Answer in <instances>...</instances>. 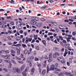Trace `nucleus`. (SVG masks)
Here are the masks:
<instances>
[{"label":"nucleus","mask_w":76,"mask_h":76,"mask_svg":"<svg viewBox=\"0 0 76 76\" xmlns=\"http://www.w3.org/2000/svg\"><path fill=\"white\" fill-rule=\"evenodd\" d=\"M16 50H18L17 52V56H19L20 53V48L19 46H17Z\"/></svg>","instance_id":"1"},{"label":"nucleus","mask_w":76,"mask_h":76,"mask_svg":"<svg viewBox=\"0 0 76 76\" xmlns=\"http://www.w3.org/2000/svg\"><path fill=\"white\" fill-rule=\"evenodd\" d=\"M55 66L54 64H52L50 66V70H54L55 69Z\"/></svg>","instance_id":"2"},{"label":"nucleus","mask_w":76,"mask_h":76,"mask_svg":"<svg viewBox=\"0 0 76 76\" xmlns=\"http://www.w3.org/2000/svg\"><path fill=\"white\" fill-rule=\"evenodd\" d=\"M31 23L32 25H35V24H37V22L34 20H31Z\"/></svg>","instance_id":"3"},{"label":"nucleus","mask_w":76,"mask_h":76,"mask_svg":"<svg viewBox=\"0 0 76 76\" xmlns=\"http://www.w3.org/2000/svg\"><path fill=\"white\" fill-rule=\"evenodd\" d=\"M35 71V68H33L31 70V75H32L34 73V72Z\"/></svg>","instance_id":"4"},{"label":"nucleus","mask_w":76,"mask_h":76,"mask_svg":"<svg viewBox=\"0 0 76 76\" xmlns=\"http://www.w3.org/2000/svg\"><path fill=\"white\" fill-rule=\"evenodd\" d=\"M16 72H17L18 73H20V72H21L20 69L19 68H17L16 69Z\"/></svg>","instance_id":"5"},{"label":"nucleus","mask_w":76,"mask_h":76,"mask_svg":"<svg viewBox=\"0 0 76 76\" xmlns=\"http://www.w3.org/2000/svg\"><path fill=\"white\" fill-rule=\"evenodd\" d=\"M31 19L32 20H36V21H38V19L37 18L33 17L31 18Z\"/></svg>","instance_id":"6"},{"label":"nucleus","mask_w":76,"mask_h":76,"mask_svg":"<svg viewBox=\"0 0 76 76\" xmlns=\"http://www.w3.org/2000/svg\"><path fill=\"white\" fill-rule=\"evenodd\" d=\"M16 69L17 68H16L15 67H13L12 69V72H14V73H16Z\"/></svg>","instance_id":"7"},{"label":"nucleus","mask_w":76,"mask_h":76,"mask_svg":"<svg viewBox=\"0 0 76 76\" xmlns=\"http://www.w3.org/2000/svg\"><path fill=\"white\" fill-rule=\"evenodd\" d=\"M69 19H68L69 21H70L71 22H74V20H72L73 19V18H72V17H70L69 18Z\"/></svg>","instance_id":"8"},{"label":"nucleus","mask_w":76,"mask_h":76,"mask_svg":"<svg viewBox=\"0 0 76 76\" xmlns=\"http://www.w3.org/2000/svg\"><path fill=\"white\" fill-rule=\"evenodd\" d=\"M46 73V71L45 69H44L42 71V75H44Z\"/></svg>","instance_id":"9"},{"label":"nucleus","mask_w":76,"mask_h":76,"mask_svg":"<svg viewBox=\"0 0 76 76\" xmlns=\"http://www.w3.org/2000/svg\"><path fill=\"white\" fill-rule=\"evenodd\" d=\"M64 74H66V76H68V75H70V74H71V73H70L67 72H64Z\"/></svg>","instance_id":"10"},{"label":"nucleus","mask_w":76,"mask_h":76,"mask_svg":"<svg viewBox=\"0 0 76 76\" xmlns=\"http://www.w3.org/2000/svg\"><path fill=\"white\" fill-rule=\"evenodd\" d=\"M11 61L12 63H13L14 64H16V61L15 60H13V59H11Z\"/></svg>","instance_id":"11"},{"label":"nucleus","mask_w":76,"mask_h":76,"mask_svg":"<svg viewBox=\"0 0 76 76\" xmlns=\"http://www.w3.org/2000/svg\"><path fill=\"white\" fill-rule=\"evenodd\" d=\"M23 75L24 76H27V74H26V72L25 71H24L22 73Z\"/></svg>","instance_id":"12"},{"label":"nucleus","mask_w":76,"mask_h":76,"mask_svg":"<svg viewBox=\"0 0 76 76\" xmlns=\"http://www.w3.org/2000/svg\"><path fill=\"white\" fill-rule=\"evenodd\" d=\"M47 73H48V72H49V71H50V70H50V68H49V66H47Z\"/></svg>","instance_id":"13"},{"label":"nucleus","mask_w":76,"mask_h":76,"mask_svg":"<svg viewBox=\"0 0 76 76\" xmlns=\"http://www.w3.org/2000/svg\"><path fill=\"white\" fill-rule=\"evenodd\" d=\"M59 28L60 29H64V28H63V26L61 25L59 26Z\"/></svg>","instance_id":"14"},{"label":"nucleus","mask_w":76,"mask_h":76,"mask_svg":"<svg viewBox=\"0 0 76 76\" xmlns=\"http://www.w3.org/2000/svg\"><path fill=\"white\" fill-rule=\"evenodd\" d=\"M25 65H23L21 68V69L22 70H23L25 69Z\"/></svg>","instance_id":"15"},{"label":"nucleus","mask_w":76,"mask_h":76,"mask_svg":"<svg viewBox=\"0 0 76 76\" xmlns=\"http://www.w3.org/2000/svg\"><path fill=\"white\" fill-rule=\"evenodd\" d=\"M71 39V37H67L66 38L67 42H69L70 39Z\"/></svg>","instance_id":"16"},{"label":"nucleus","mask_w":76,"mask_h":76,"mask_svg":"<svg viewBox=\"0 0 76 76\" xmlns=\"http://www.w3.org/2000/svg\"><path fill=\"white\" fill-rule=\"evenodd\" d=\"M36 26L38 27H41V23H38L37 24Z\"/></svg>","instance_id":"17"},{"label":"nucleus","mask_w":76,"mask_h":76,"mask_svg":"<svg viewBox=\"0 0 76 76\" xmlns=\"http://www.w3.org/2000/svg\"><path fill=\"white\" fill-rule=\"evenodd\" d=\"M34 39L37 40V38H38V36L37 35H34Z\"/></svg>","instance_id":"18"},{"label":"nucleus","mask_w":76,"mask_h":76,"mask_svg":"<svg viewBox=\"0 0 76 76\" xmlns=\"http://www.w3.org/2000/svg\"><path fill=\"white\" fill-rule=\"evenodd\" d=\"M55 71H58V72H60L61 71V69H58L57 68H56L55 69Z\"/></svg>","instance_id":"19"},{"label":"nucleus","mask_w":76,"mask_h":76,"mask_svg":"<svg viewBox=\"0 0 76 76\" xmlns=\"http://www.w3.org/2000/svg\"><path fill=\"white\" fill-rule=\"evenodd\" d=\"M42 42H43L44 45H46V41L45 40H43L42 41Z\"/></svg>","instance_id":"20"},{"label":"nucleus","mask_w":76,"mask_h":76,"mask_svg":"<svg viewBox=\"0 0 76 76\" xmlns=\"http://www.w3.org/2000/svg\"><path fill=\"white\" fill-rule=\"evenodd\" d=\"M15 58L18 60H21V58H19V57L17 56H15Z\"/></svg>","instance_id":"21"},{"label":"nucleus","mask_w":76,"mask_h":76,"mask_svg":"<svg viewBox=\"0 0 76 76\" xmlns=\"http://www.w3.org/2000/svg\"><path fill=\"white\" fill-rule=\"evenodd\" d=\"M53 50H55L56 51H58V50H59V48L55 47L53 48Z\"/></svg>","instance_id":"22"},{"label":"nucleus","mask_w":76,"mask_h":76,"mask_svg":"<svg viewBox=\"0 0 76 76\" xmlns=\"http://www.w3.org/2000/svg\"><path fill=\"white\" fill-rule=\"evenodd\" d=\"M4 61L5 62H6V63H11V62L10 61L5 60H4Z\"/></svg>","instance_id":"23"},{"label":"nucleus","mask_w":76,"mask_h":76,"mask_svg":"<svg viewBox=\"0 0 76 76\" xmlns=\"http://www.w3.org/2000/svg\"><path fill=\"white\" fill-rule=\"evenodd\" d=\"M24 54H27L28 52V51L27 50H25L23 51Z\"/></svg>","instance_id":"24"},{"label":"nucleus","mask_w":76,"mask_h":76,"mask_svg":"<svg viewBox=\"0 0 76 76\" xmlns=\"http://www.w3.org/2000/svg\"><path fill=\"white\" fill-rule=\"evenodd\" d=\"M17 41H19L20 39V37H18L16 39Z\"/></svg>","instance_id":"25"},{"label":"nucleus","mask_w":76,"mask_h":76,"mask_svg":"<svg viewBox=\"0 0 76 76\" xmlns=\"http://www.w3.org/2000/svg\"><path fill=\"white\" fill-rule=\"evenodd\" d=\"M4 58L5 59H7V60H9V59H10V57H9L8 56H5L4 57Z\"/></svg>","instance_id":"26"},{"label":"nucleus","mask_w":76,"mask_h":76,"mask_svg":"<svg viewBox=\"0 0 76 76\" xmlns=\"http://www.w3.org/2000/svg\"><path fill=\"white\" fill-rule=\"evenodd\" d=\"M10 52L11 53H12V54H15V50H10Z\"/></svg>","instance_id":"27"},{"label":"nucleus","mask_w":76,"mask_h":76,"mask_svg":"<svg viewBox=\"0 0 76 76\" xmlns=\"http://www.w3.org/2000/svg\"><path fill=\"white\" fill-rule=\"evenodd\" d=\"M53 57L54 58H56V57H57V55H56L55 53L53 54Z\"/></svg>","instance_id":"28"},{"label":"nucleus","mask_w":76,"mask_h":76,"mask_svg":"<svg viewBox=\"0 0 76 76\" xmlns=\"http://www.w3.org/2000/svg\"><path fill=\"white\" fill-rule=\"evenodd\" d=\"M64 53L66 55L68 54V50L67 49H66Z\"/></svg>","instance_id":"29"},{"label":"nucleus","mask_w":76,"mask_h":76,"mask_svg":"<svg viewBox=\"0 0 76 76\" xmlns=\"http://www.w3.org/2000/svg\"><path fill=\"white\" fill-rule=\"evenodd\" d=\"M64 46L66 48H68L69 47V46L67 44H65Z\"/></svg>","instance_id":"30"},{"label":"nucleus","mask_w":76,"mask_h":76,"mask_svg":"<svg viewBox=\"0 0 76 76\" xmlns=\"http://www.w3.org/2000/svg\"><path fill=\"white\" fill-rule=\"evenodd\" d=\"M55 53L56 56H60V53L58 52H55Z\"/></svg>","instance_id":"31"},{"label":"nucleus","mask_w":76,"mask_h":76,"mask_svg":"<svg viewBox=\"0 0 76 76\" xmlns=\"http://www.w3.org/2000/svg\"><path fill=\"white\" fill-rule=\"evenodd\" d=\"M10 65L9 66H8V68H11L12 67V64H11V63H9Z\"/></svg>","instance_id":"32"},{"label":"nucleus","mask_w":76,"mask_h":76,"mask_svg":"<svg viewBox=\"0 0 76 76\" xmlns=\"http://www.w3.org/2000/svg\"><path fill=\"white\" fill-rule=\"evenodd\" d=\"M36 49L37 50H39V47L38 46H36Z\"/></svg>","instance_id":"33"},{"label":"nucleus","mask_w":76,"mask_h":76,"mask_svg":"<svg viewBox=\"0 0 76 76\" xmlns=\"http://www.w3.org/2000/svg\"><path fill=\"white\" fill-rule=\"evenodd\" d=\"M10 23L12 25V26L14 25V23L13 22V21H11L10 22Z\"/></svg>","instance_id":"34"},{"label":"nucleus","mask_w":76,"mask_h":76,"mask_svg":"<svg viewBox=\"0 0 76 76\" xmlns=\"http://www.w3.org/2000/svg\"><path fill=\"white\" fill-rule=\"evenodd\" d=\"M55 66L56 67H57L58 66V64L57 63H56L55 64Z\"/></svg>","instance_id":"35"},{"label":"nucleus","mask_w":76,"mask_h":76,"mask_svg":"<svg viewBox=\"0 0 76 76\" xmlns=\"http://www.w3.org/2000/svg\"><path fill=\"white\" fill-rule=\"evenodd\" d=\"M72 35L74 36H75V35H76V31H73L72 32Z\"/></svg>","instance_id":"36"},{"label":"nucleus","mask_w":76,"mask_h":76,"mask_svg":"<svg viewBox=\"0 0 76 76\" xmlns=\"http://www.w3.org/2000/svg\"><path fill=\"white\" fill-rule=\"evenodd\" d=\"M61 63H63V64H64L66 63V61L64 60H62L61 61Z\"/></svg>","instance_id":"37"},{"label":"nucleus","mask_w":76,"mask_h":76,"mask_svg":"<svg viewBox=\"0 0 76 76\" xmlns=\"http://www.w3.org/2000/svg\"><path fill=\"white\" fill-rule=\"evenodd\" d=\"M3 70H4V71H5V72H8L7 69L6 68H4L3 69Z\"/></svg>","instance_id":"38"},{"label":"nucleus","mask_w":76,"mask_h":76,"mask_svg":"<svg viewBox=\"0 0 76 76\" xmlns=\"http://www.w3.org/2000/svg\"><path fill=\"white\" fill-rule=\"evenodd\" d=\"M69 61L70 63H72V58H70L69 60Z\"/></svg>","instance_id":"39"},{"label":"nucleus","mask_w":76,"mask_h":76,"mask_svg":"<svg viewBox=\"0 0 76 76\" xmlns=\"http://www.w3.org/2000/svg\"><path fill=\"white\" fill-rule=\"evenodd\" d=\"M35 61H39V59L37 58V57H35Z\"/></svg>","instance_id":"40"},{"label":"nucleus","mask_w":76,"mask_h":76,"mask_svg":"<svg viewBox=\"0 0 76 76\" xmlns=\"http://www.w3.org/2000/svg\"><path fill=\"white\" fill-rule=\"evenodd\" d=\"M53 59H49L48 60V62H49V63H50V62H51V61H53Z\"/></svg>","instance_id":"41"},{"label":"nucleus","mask_w":76,"mask_h":76,"mask_svg":"<svg viewBox=\"0 0 76 76\" xmlns=\"http://www.w3.org/2000/svg\"><path fill=\"white\" fill-rule=\"evenodd\" d=\"M27 61L28 63H31V61H30V58H28V59H27Z\"/></svg>","instance_id":"42"},{"label":"nucleus","mask_w":76,"mask_h":76,"mask_svg":"<svg viewBox=\"0 0 76 76\" xmlns=\"http://www.w3.org/2000/svg\"><path fill=\"white\" fill-rule=\"evenodd\" d=\"M23 34H24V36H25V37H26V36L27 35V32H23Z\"/></svg>","instance_id":"43"},{"label":"nucleus","mask_w":76,"mask_h":76,"mask_svg":"<svg viewBox=\"0 0 76 76\" xmlns=\"http://www.w3.org/2000/svg\"><path fill=\"white\" fill-rule=\"evenodd\" d=\"M18 29H19L20 30L22 29V26H19L18 27Z\"/></svg>","instance_id":"44"},{"label":"nucleus","mask_w":76,"mask_h":76,"mask_svg":"<svg viewBox=\"0 0 76 76\" xmlns=\"http://www.w3.org/2000/svg\"><path fill=\"white\" fill-rule=\"evenodd\" d=\"M53 34L52 33L49 32L48 33V35H53Z\"/></svg>","instance_id":"45"},{"label":"nucleus","mask_w":76,"mask_h":76,"mask_svg":"<svg viewBox=\"0 0 76 76\" xmlns=\"http://www.w3.org/2000/svg\"><path fill=\"white\" fill-rule=\"evenodd\" d=\"M45 9V6L42 7L41 8V10H43L44 9Z\"/></svg>","instance_id":"46"},{"label":"nucleus","mask_w":76,"mask_h":76,"mask_svg":"<svg viewBox=\"0 0 76 76\" xmlns=\"http://www.w3.org/2000/svg\"><path fill=\"white\" fill-rule=\"evenodd\" d=\"M9 50H7L5 51V53L6 54H8V53H9Z\"/></svg>","instance_id":"47"},{"label":"nucleus","mask_w":76,"mask_h":76,"mask_svg":"<svg viewBox=\"0 0 76 76\" xmlns=\"http://www.w3.org/2000/svg\"><path fill=\"white\" fill-rule=\"evenodd\" d=\"M37 66H38V67H40L41 66V64H37Z\"/></svg>","instance_id":"48"},{"label":"nucleus","mask_w":76,"mask_h":76,"mask_svg":"<svg viewBox=\"0 0 76 76\" xmlns=\"http://www.w3.org/2000/svg\"><path fill=\"white\" fill-rule=\"evenodd\" d=\"M22 45L23 47H24V48L25 47H26V45L25 44H22Z\"/></svg>","instance_id":"49"},{"label":"nucleus","mask_w":76,"mask_h":76,"mask_svg":"<svg viewBox=\"0 0 76 76\" xmlns=\"http://www.w3.org/2000/svg\"><path fill=\"white\" fill-rule=\"evenodd\" d=\"M28 39V41H29L30 42H31V41H32V39L31 38H29Z\"/></svg>","instance_id":"50"},{"label":"nucleus","mask_w":76,"mask_h":76,"mask_svg":"<svg viewBox=\"0 0 76 76\" xmlns=\"http://www.w3.org/2000/svg\"><path fill=\"white\" fill-rule=\"evenodd\" d=\"M19 32L20 33V34H23V30H20L19 31Z\"/></svg>","instance_id":"51"},{"label":"nucleus","mask_w":76,"mask_h":76,"mask_svg":"<svg viewBox=\"0 0 76 76\" xmlns=\"http://www.w3.org/2000/svg\"><path fill=\"white\" fill-rule=\"evenodd\" d=\"M41 20H42V21L43 22H44V21H45V19H44V18H41Z\"/></svg>","instance_id":"52"},{"label":"nucleus","mask_w":76,"mask_h":76,"mask_svg":"<svg viewBox=\"0 0 76 76\" xmlns=\"http://www.w3.org/2000/svg\"><path fill=\"white\" fill-rule=\"evenodd\" d=\"M52 56V54H50L49 55V58H51V57H52V56Z\"/></svg>","instance_id":"53"},{"label":"nucleus","mask_w":76,"mask_h":76,"mask_svg":"<svg viewBox=\"0 0 76 76\" xmlns=\"http://www.w3.org/2000/svg\"><path fill=\"white\" fill-rule=\"evenodd\" d=\"M10 2L11 3H13L15 2V1L13 0H11V1H10Z\"/></svg>","instance_id":"54"},{"label":"nucleus","mask_w":76,"mask_h":76,"mask_svg":"<svg viewBox=\"0 0 76 76\" xmlns=\"http://www.w3.org/2000/svg\"><path fill=\"white\" fill-rule=\"evenodd\" d=\"M44 58H45V59L47 60V59H48V57H47V56H45Z\"/></svg>","instance_id":"55"},{"label":"nucleus","mask_w":76,"mask_h":76,"mask_svg":"<svg viewBox=\"0 0 76 76\" xmlns=\"http://www.w3.org/2000/svg\"><path fill=\"white\" fill-rule=\"evenodd\" d=\"M21 57L22 58H24V57H23V54H21Z\"/></svg>","instance_id":"56"},{"label":"nucleus","mask_w":76,"mask_h":76,"mask_svg":"<svg viewBox=\"0 0 76 76\" xmlns=\"http://www.w3.org/2000/svg\"><path fill=\"white\" fill-rule=\"evenodd\" d=\"M53 23V25H55V26H57V24L55 22Z\"/></svg>","instance_id":"57"},{"label":"nucleus","mask_w":76,"mask_h":76,"mask_svg":"<svg viewBox=\"0 0 76 76\" xmlns=\"http://www.w3.org/2000/svg\"><path fill=\"white\" fill-rule=\"evenodd\" d=\"M66 40H64L63 41V42L64 43V44H65V43H66Z\"/></svg>","instance_id":"58"},{"label":"nucleus","mask_w":76,"mask_h":76,"mask_svg":"<svg viewBox=\"0 0 76 76\" xmlns=\"http://www.w3.org/2000/svg\"><path fill=\"white\" fill-rule=\"evenodd\" d=\"M50 31H52V32H55V30L53 29L52 28L50 29Z\"/></svg>","instance_id":"59"},{"label":"nucleus","mask_w":76,"mask_h":76,"mask_svg":"<svg viewBox=\"0 0 76 76\" xmlns=\"http://www.w3.org/2000/svg\"><path fill=\"white\" fill-rule=\"evenodd\" d=\"M72 40H76V39L75 38V37H73L72 38Z\"/></svg>","instance_id":"60"},{"label":"nucleus","mask_w":76,"mask_h":76,"mask_svg":"<svg viewBox=\"0 0 76 76\" xmlns=\"http://www.w3.org/2000/svg\"><path fill=\"white\" fill-rule=\"evenodd\" d=\"M39 70L40 73H41V69L40 68H39Z\"/></svg>","instance_id":"61"},{"label":"nucleus","mask_w":76,"mask_h":76,"mask_svg":"<svg viewBox=\"0 0 76 76\" xmlns=\"http://www.w3.org/2000/svg\"><path fill=\"white\" fill-rule=\"evenodd\" d=\"M43 64V66H44V67H46L47 64Z\"/></svg>","instance_id":"62"},{"label":"nucleus","mask_w":76,"mask_h":76,"mask_svg":"<svg viewBox=\"0 0 76 76\" xmlns=\"http://www.w3.org/2000/svg\"><path fill=\"white\" fill-rule=\"evenodd\" d=\"M29 66L30 67H32V63H31V62H30L29 63Z\"/></svg>","instance_id":"63"},{"label":"nucleus","mask_w":76,"mask_h":76,"mask_svg":"<svg viewBox=\"0 0 76 76\" xmlns=\"http://www.w3.org/2000/svg\"><path fill=\"white\" fill-rule=\"evenodd\" d=\"M34 57L33 56H31V59H34Z\"/></svg>","instance_id":"64"}]
</instances>
